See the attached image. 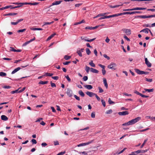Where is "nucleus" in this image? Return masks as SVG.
<instances>
[{"instance_id":"79ce46f5","label":"nucleus","mask_w":155,"mask_h":155,"mask_svg":"<svg viewBox=\"0 0 155 155\" xmlns=\"http://www.w3.org/2000/svg\"><path fill=\"white\" fill-rule=\"evenodd\" d=\"M98 89L99 90V93H101L104 92L103 90L101 87H98Z\"/></svg>"},{"instance_id":"c03bdc74","label":"nucleus","mask_w":155,"mask_h":155,"mask_svg":"<svg viewBox=\"0 0 155 155\" xmlns=\"http://www.w3.org/2000/svg\"><path fill=\"white\" fill-rule=\"evenodd\" d=\"M19 88L17 90H15V91H12L11 92V93L12 94H14L15 93H19L18 91H19Z\"/></svg>"},{"instance_id":"423d86ee","label":"nucleus","mask_w":155,"mask_h":155,"mask_svg":"<svg viewBox=\"0 0 155 155\" xmlns=\"http://www.w3.org/2000/svg\"><path fill=\"white\" fill-rule=\"evenodd\" d=\"M72 91L69 88L67 89L66 94L69 97H71L72 96Z\"/></svg>"},{"instance_id":"69168bd1","label":"nucleus","mask_w":155,"mask_h":155,"mask_svg":"<svg viewBox=\"0 0 155 155\" xmlns=\"http://www.w3.org/2000/svg\"><path fill=\"white\" fill-rule=\"evenodd\" d=\"M95 97H96L98 101H100L101 99L98 96V95L96 94H95Z\"/></svg>"},{"instance_id":"a19ab883","label":"nucleus","mask_w":155,"mask_h":155,"mask_svg":"<svg viewBox=\"0 0 155 155\" xmlns=\"http://www.w3.org/2000/svg\"><path fill=\"white\" fill-rule=\"evenodd\" d=\"M26 30V28H24V29H22L19 30L17 31V32L18 33L22 32L25 31Z\"/></svg>"},{"instance_id":"ddd939ff","label":"nucleus","mask_w":155,"mask_h":155,"mask_svg":"<svg viewBox=\"0 0 155 155\" xmlns=\"http://www.w3.org/2000/svg\"><path fill=\"white\" fill-rule=\"evenodd\" d=\"M135 71L139 74H143V71H141L139 69H134Z\"/></svg>"},{"instance_id":"f3484780","label":"nucleus","mask_w":155,"mask_h":155,"mask_svg":"<svg viewBox=\"0 0 155 155\" xmlns=\"http://www.w3.org/2000/svg\"><path fill=\"white\" fill-rule=\"evenodd\" d=\"M90 70H91V72L97 74L99 72L97 70L93 68H90Z\"/></svg>"},{"instance_id":"a18cd8bd","label":"nucleus","mask_w":155,"mask_h":155,"mask_svg":"<svg viewBox=\"0 0 155 155\" xmlns=\"http://www.w3.org/2000/svg\"><path fill=\"white\" fill-rule=\"evenodd\" d=\"M53 74L49 73H45V76H51L53 75Z\"/></svg>"},{"instance_id":"bf43d9fd","label":"nucleus","mask_w":155,"mask_h":155,"mask_svg":"<svg viewBox=\"0 0 155 155\" xmlns=\"http://www.w3.org/2000/svg\"><path fill=\"white\" fill-rule=\"evenodd\" d=\"M31 142L33 144H36L37 143V141L36 140H35V139H32V140H31Z\"/></svg>"},{"instance_id":"7c9ffc66","label":"nucleus","mask_w":155,"mask_h":155,"mask_svg":"<svg viewBox=\"0 0 155 155\" xmlns=\"http://www.w3.org/2000/svg\"><path fill=\"white\" fill-rule=\"evenodd\" d=\"M13 4L18 5H21V6L24 5V3H19V2H15L13 3Z\"/></svg>"},{"instance_id":"b1692460","label":"nucleus","mask_w":155,"mask_h":155,"mask_svg":"<svg viewBox=\"0 0 155 155\" xmlns=\"http://www.w3.org/2000/svg\"><path fill=\"white\" fill-rule=\"evenodd\" d=\"M56 35V33L52 34L50 36L47 38V40L49 41L55 35Z\"/></svg>"},{"instance_id":"dca6fc26","label":"nucleus","mask_w":155,"mask_h":155,"mask_svg":"<svg viewBox=\"0 0 155 155\" xmlns=\"http://www.w3.org/2000/svg\"><path fill=\"white\" fill-rule=\"evenodd\" d=\"M119 16V15H118V14H114L112 15H110L109 16H106V17L107 18H109L111 17H116Z\"/></svg>"},{"instance_id":"a211bd4d","label":"nucleus","mask_w":155,"mask_h":155,"mask_svg":"<svg viewBox=\"0 0 155 155\" xmlns=\"http://www.w3.org/2000/svg\"><path fill=\"white\" fill-rule=\"evenodd\" d=\"M21 69V68L19 67H18L17 68L15 69L11 73L12 74H13L16 72L17 71Z\"/></svg>"},{"instance_id":"603ef678","label":"nucleus","mask_w":155,"mask_h":155,"mask_svg":"<svg viewBox=\"0 0 155 155\" xmlns=\"http://www.w3.org/2000/svg\"><path fill=\"white\" fill-rule=\"evenodd\" d=\"M25 88H26V87H24L21 90H19L18 93H21V92L25 90Z\"/></svg>"},{"instance_id":"49530a36","label":"nucleus","mask_w":155,"mask_h":155,"mask_svg":"<svg viewBox=\"0 0 155 155\" xmlns=\"http://www.w3.org/2000/svg\"><path fill=\"white\" fill-rule=\"evenodd\" d=\"M108 102L110 104H114V102L112 101L110 98H109L108 99Z\"/></svg>"},{"instance_id":"39448f33","label":"nucleus","mask_w":155,"mask_h":155,"mask_svg":"<svg viewBox=\"0 0 155 155\" xmlns=\"http://www.w3.org/2000/svg\"><path fill=\"white\" fill-rule=\"evenodd\" d=\"M122 31L126 33L127 35H130L131 34V31L130 29L124 28L122 29Z\"/></svg>"},{"instance_id":"72a5a7b5","label":"nucleus","mask_w":155,"mask_h":155,"mask_svg":"<svg viewBox=\"0 0 155 155\" xmlns=\"http://www.w3.org/2000/svg\"><path fill=\"white\" fill-rule=\"evenodd\" d=\"M89 64L91 67H95V64L93 63L92 61H91L89 63Z\"/></svg>"},{"instance_id":"3c124183","label":"nucleus","mask_w":155,"mask_h":155,"mask_svg":"<svg viewBox=\"0 0 155 155\" xmlns=\"http://www.w3.org/2000/svg\"><path fill=\"white\" fill-rule=\"evenodd\" d=\"M145 80H146V81L149 82H152L153 81V79L151 78H146Z\"/></svg>"},{"instance_id":"37998d69","label":"nucleus","mask_w":155,"mask_h":155,"mask_svg":"<svg viewBox=\"0 0 155 155\" xmlns=\"http://www.w3.org/2000/svg\"><path fill=\"white\" fill-rule=\"evenodd\" d=\"M147 141V139H146L144 140L143 143L142 144V145L140 147V148H142L143 147V146H144L145 143H146V142Z\"/></svg>"},{"instance_id":"58836bf2","label":"nucleus","mask_w":155,"mask_h":155,"mask_svg":"<svg viewBox=\"0 0 155 155\" xmlns=\"http://www.w3.org/2000/svg\"><path fill=\"white\" fill-rule=\"evenodd\" d=\"M149 31H150V32H151L150 30L148 28H146L144 29V32L146 33H148Z\"/></svg>"},{"instance_id":"de8ad7c7","label":"nucleus","mask_w":155,"mask_h":155,"mask_svg":"<svg viewBox=\"0 0 155 155\" xmlns=\"http://www.w3.org/2000/svg\"><path fill=\"white\" fill-rule=\"evenodd\" d=\"M101 101L103 106L104 107H105L106 106V103L105 101H104V100L102 99L101 100Z\"/></svg>"},{"instance_id":"338daca9","label":"nucleus","mask_w":155,"mask_h":155,"mask_svg":"<svg viewBox=\"0 0 155 155\" xmlns=\"http://www.w3.org/2000/svg\"><path fill=\"white\" fill-rule=\"evenodd\" d=\"M11 87V86H9L5 85L3 87V88L5 89H9Z\"/></svg>"},{"instance_id":"8fccbe9b","label":"nucleus","mask_w":155,"mask_h":155,"mask_svg":"<svg viewBox=\"0 0 155 155\" xmlns=\"http://www.w3.org/2000/svg\"><path fill=\"white\" fill-rule=\"evenodd\" d=\"M112 112V110L111 109H110L108 110H107L106 112V113L107 114H110Z\"/></svg>"},{"instance_id":"e2e57ef3","label":"nucleus","mask_w":155,"mask_h":155,"mask_svg":"<svg viewBox=\"0 0 155 155\" xmlns=\"http://www.w3.org/2000/svg\"><path fill=\"white\" fill-rule=\"evenodd\" d=\"M140 96H141V97H143L147 98V97H149V96H148L145 95H144L142 94H141Z\"/></svg>"},{"instance_id":"4d7b16f0","label":"nucleus","mask_w":155,"mask_h":155,"mask_svg":"<svg viewBox=\"0 0 155 155\" xmlns=\"http://www.w3.org/2000/svg\"><path fill=\"white\" fill-rule=\"evenodd\" d=\"M74 97L78 101H80V97H78L76 95H74Z\"/></svg>"},{"instance_id":"6e6552de","label":"nucleus","mask_w":155,"mask_h":155,"mask_svg":"<svg viewBox=\"0 0 155 155\" xmlns=\"http://www.w3.org/2000/svg\"><path fill=\"white\" fill-rule=\"evenodd\" d=\"M35 37H34L32 39H31L30 40L25 42L22 45V46L23 47H24L26 46L27 45L29 44L31 42L34 41L35 40Z\"/></svg>"},{"instance_id":"6e6d98bb","label":"nucleus","mask_w":155,"mask_h":155,"mask_svg":"<svg viewBox=\"0 0 155 155\" xmlns=\"http://www.w3.org/2000/svg\"><path fill=\"white\" fill-rule=\"evenodd\" d=\"M134 10V8L131 9H124L123 11H132Z\"/></svg>"},{"instance_id":"c9c22d12","label":"nucleus","mask_w":155,"mask_h":155,"mask_svg":"<svg viewBox=\"0 0 155 155\" xmlns=\"http://www.w3.org/2000/svg\"><path fill=\"white\" fill-rule=\"evenodd\" d=\"M86 50V53L87 55H89L91 54V51L88 48H87Z\"/></svg>"},{"instance_id":"5fc2aeb1","label":"nucleus","mask_w":155,"mask_h":155,"mask_svg":"<svg viewBox=\"0 0 155 155\" xmlns=\"http://www.w3.org/2000/svg\"><path fill=\"white\" fill-rule=\"evenodd\" d=\"M83 79L84 81H87L88 79V77L87 76H84L83 78Z\"/></svg>"},{"instance_id":"5701e85b","label":"nucleus","mask_w":155,"mask_h":155,"mask_svg":"<svg viewBox=\"0 0 155 155\" xmlns=\"http://www.w3.org/2000/svg\"><path fill=\"white\" fill-rule=\"evenodd\" d=\"M18 14L17 13H10L7 14H5V15H3L5 16H9V15H17Z\"/></svg>"},{"instance_id":"393cba45","label":"nucleus","mask_w":155,"mask_h":155,"mask_svg":"<svg viewBox=\"0 0 155 155\" xmlns=\"http://www.w3.org/2000/svg\"><path fill=\"white\" fill-rule=\"evenodd\" d=\"M78 93L82 97H84L85 96L84 94L81 90H79L78 91Z\"/></svg>"},{"instance_id":"09e8293b","label":"nucleus","mask_w":155,"mask_h":155,"mask_svg":"<svg viewBox=\"0 0 155 155\" xmlns=\"http://www.w3.org/2000/svg\"><path fill=\"white\" fill-rule=\"evenodd\" d=\"M95 113L94 112H93L91 115V117L92 118H94L95 117Z\"/></svg>"},{"instance_id":"bb28decb","label":"nucleus","mask_w":155,"mask_h":155,"mask_svg":"<svg viewBox=\"0 0 155 155\" xmlns=\"http://www.w3.org/2000/svg\"><path fill=\"white\" fill-rule=\"evenodd\" d=\"M85 22V21L84 20H82L81 21L79 22H76L74 24V25H78L81 24L82 23H84Z\"/></svg>"},{"instance_id":"412c9836","label":"nucleus","mask_w":155,"mask_h":155,"mask_svg":"<svg viewBox=\"0 0 155 155\" xmlns=\"http://www.w3.org/2000/svg\"><path fill=\"white\" fill-rule=\"evenodd\" d=\"M1 118L2 120L6 121L8 120V118L5 115H2L1 116Z\"/></svg>"},{"instance_id":"ea45409f","label":"nucleus","mask_w":155,"mask_h":155,"mask_svg":"<svg viewBox=\"0 0 155 155\" xmlns=\"http://www.w3.org/2000/svg\"><path fill=\"white\" fill-rule=\"evenodd\" d=\"M71 58V57L70 56H68L67 55H65L64 56V59L66 60H68L70 59Z\"/></svg>"},{"instance_id":"4c0bfd02","label":"nucleus","mask_w":155,"mask_h":155,"mask_svg":"<svg viewBox=\"0 0 155 155\" xmlns=\"http://www.w3.org/2000/svg\"><path fill=\"white\" fill-rule=\"evenodd\" d=\"M90 68L89 67L86 66L85 67V70L86 72L88 73L89 72V69H90Z\"/></svg>"},{"instance_id":"9b49d317","label":"nucleus","mask_w":155,"mask_h":155,"mask_svg":"<svg viewBox=\"0 0 155 155\" xmlns=\"http://www.w3.org/2000/svg\"><path fill=\"white\" fill-rule=\"evenodd\" d=\"M86 94L87 95L89 96L90 97H92L95 95V93L92 92L87 91L86 92Z\"/></svg>"},{"instance_id":"cd10ccee","label":"nucleus","mask_w":155,"mask_h":155,"mask_svg":"<svg viewBox=\"0 0 155 155\" xmlns=\"http://www.w3.org/2000/svg\"><path fill=\"white\" fill-rule=\"evenodd\" d=\"M123 5H115L114 6H112V5H109V6L110 7L112 8H117L119 7L120 6H122Z\"/></svg>"},{"instance_id":"7ed1b4c3","label":"nucleus","mask_w":155,"mask_h":155,"mask_svg":"<svg viewBox=\"0 0 155 155\" xmlns=\"http://www.w3.org/2000/svg\"><path fill=\"white\" fill-rule=\"evenodd\" d=\"M116 64L114 62H112L110 65H108L107 67L108 68L112 69L115 70L114 68L116 66Z\"/></svg>"},{"instance_id":"052dcab7","label":"nucleus","mask_w":155,"mask_h":155,"mask_svg":"<svg viewBox=\"0 0 155 155\" xmlns=\"http://www.w3.org/2000/svg\"><path fill=\"white\" fill-rule=\"evenodd\" d=\"M65 78L67 79V80L69 81L70 82L71 81V79L69 78L68 76V75L67 76H65Z\"/></svg>"},{"instance_id":"e433bc0d","label":"nucleus","mask_w":155,"mask_h":155,"mask_svg":"<svg viewBox=\"0 0 155 155\" xmlns=\"http://www.w3.org/2000/svg\"><path fill=\"white\" fill-rule=\"evenodd\" d=\"M126 14H128V12H124L123 13H118V15H119V16Z\"/></svg>"},{"instance_id":"20e7f679","label":"nucleus","mask_w":155,"mask_h":155,"mask_svg":"<svg viewBox=\"0 0 155 155\" xmlns=\"http://www.w3.org/2000/svg\"><path fill=\"white\" fill-rule=\"evenodd\" d=\"M98 65L102 68V74L104 75L106 73V71L105 70V66L104 65H102L101 64H99Z\"/></svg>"},{"instance_id":"0e129e2a","label":"nucleus","mask_w":155,"mask_h":155,"mask_svg":"<svg viewBox=\"0 0 155 155\" xmlns=\"http://www.w3.org/2000/svg\"><path fill=\"white\" fill-rule=\"evenodd\" d=\"M10 49L9 50L10 51H13L14 52H15L16 51V50L14 49V48L13 47H10Z\"/></svg>"},{"instance_id":"864d4df0","label":"nucleus","mask_w":155,"mask_h":155,"mask_svg":"<svg viewBox=\"0 0 155 155\" xmlns=\"http://www.w3.org/2000/svg\"><path fill=\"white\" fill-rule=\"evenodd\" d=\"M103 56L105 58H107L108 60L110 59V58L105 54H104Z\"/></svg>"},{"instance_id":"a878e982","label":"nucleus","mask_w":155,"mask_h":155,"mask_svg":"<svg viewBox=\"0 0 155 155\" xmlns=\"http://www.w3.org/2000/svg\"><path fill=\"white\" fill-rule=\"evenodd\" d=\"M48 83V81H41L39 82V84H46Z\"/></svg>"},{"instance_id":"4468645a","label":"nucleus","mask_w":155,"mask_h":155,"mask_svg":"<svg viewBox=\"0 0 155 155\" xmlns=\"http://www.w3.org/2000/svg\"><path fill=\"white\" fill-rule=\"evenodd\" d=\"M39 2H35L34 3L24 2V5H36L39 4Z\"/></svg>"},{"instance_id":"13d9d810","label":"nucleus","mask_w":155,"mask_h":155,"mask_svg":"<svg viewBox=\"0 0 155 155\" xmlns=\"http://www.w3.org/2000/svg\"><path fill=\"white\" fill-rule=\"evenodd\" d=\"M85 29H86L92 30L93 27L87 26L85 28Z\"/></svg>"},{"instance_id":"2eb2a0df","label":"nucleus","mask_w":155,"mask_h":155,"mask_svg":"<svg viewBox=\"0 0 155 155\" xmlns=\"http://www.w3.org/2000/svg\"><path fill=\"white\" fill-rule=\"evenodd\" d=\"M81 39H82V40H84V41H85L89 42H91L92 41H94V40L96 39V38L89 40V39H84V38H82V37H81Z\"/></svg>"},{"instance_id":"473e14b6","label":"nucleus","mask_w":155,"mask_h":155,"mask_svg":"<svg viewBox=\"0 0 155 155\" xmlns=\"http://www.w3.org/2000/svg\"><path fill=\"white\" fill-rule=\"evenodd\" d=\"M77 53L80 57H81L82 56V54L80 50H77Z\"/></svg>"},{"instance_id":"9d476101","label":"nucleus","mask_w":155,"mask_h":155,"mask_svg":"<svg viewBox=\"0 0 155 155\" xmlns=\"http://www.w3.org/2000/svg\"><path fill=\"white\" fill-rule=\"evenodd\" d=\"M148 150H139L136 151V152L137 155L139 153H143L147 152Z\"/></svg>"},{"instance_id":"f257e3e1","label":"nucleus","mask_w":155,"mask_h":155,"mask_svg":"<svg viewBox=\"0 0 155 155\" xmlns=\"http://www.w3.org/2000/svg\"><path fill=\"white\" fill-rule=\"evenodd\" d=\"M141 119V117H138L135 119H132L127 123L123 124L122 126H128L133 125L139 121Z\"/></svg>"},{"instance_id":"2f4dec72","label":"nucleus","mask_w":155,"mask_h":155,"mask_svg":"<svg viewBox=\"0 0 155 155\" xmlns=\"http://www.w3.org/2000/svg\"><path fill=\"white\" fill-rule=\"evenodd\" d=\"M106 14V13L100 14L98 15L97 16H96L95 17H94V18H96L98 17L104 16Z\"/></svg>"},{"instance_id":"c85d7f7f","label":"nucleus","mask_w":155,"mask_h":155,"mask_svg":"<svg viewBox=\"0 0 155 155\" xmlns=\"http://www.w3.org/2000/svg\"><path fill=\"white\" fill-rule=\"evenodd\" d=\"M144 90L146 91H147L148 92H150L153 91L154 89L153 88L151 89H147L146 88H144Z\"/></svg>"},{"instance_id":"774afa93","label":"nucleus","mask_w":155,"mask_h":155,"mask_svg":"<svg viewBox=\"0 0 155 155\" xmlns=\"http://www.w3.org/2000/svg\"><path fill=\"white\" fill-rule=\"evenodd\" d=\"M52 78L55 80H58L59 77L58 76H53L52 77Z\"/></svg>"},{"instance_id":"f8f14e48","label":"nucleus","mask_w":155,"mask_h":155,"mask_svg":"<svg viewBox=\"0 0 155 155\" xmlns=\"http://www.w3.org/2000/svg\"><path fill=\"white\" fill-rule=\"evenodd\" d=\"M62 0H60L59 1H56L52 3V5L50 6H51L53 5H57L60 4L62 2Z\"/></svg>"},{"instance_id":"4be33fe9","label":"nucleus","mask_w":155,"mask_h":155,"mask_svg":"<svg viewBox=\"0 0 155 155\" xmlns=\"http://www.w3.org/2000/svg\"><path fill=\"white\" fill-rule=\"evenodd\" d=\"M147 9L145 8H140V7H136L134 8V10H145Z\"/></svg>"},{"instance_id":"6ab92c4d","label":"nucleus","mask_w":155,"mask_h":155,"mask_svg":"<svg viewBox=\"0 0 155 155\" xmlns=\"http://www.w3.org/2000/svg\"><path fill=\"white\" fill-rule=\"evenodd\" d=\"M103 79V82L104 84V86L107 89L108 88V84L107 83V81L106 79L105 78H104Z\"/></svg>"},{"instance_id":"f03ea898","label":"nucleus","mask_w":155,"mask_h":155,"mask_svg":"<svg viewBox=\"0 0 155 155\" xmlns=\"http://www.w3.org/2000/svg\"><path fill=\"white\" fill-rule=\"evenodd\" d=\"M152 17H155V15H151L148 16L147 15H138L135 17V18H150Z\"/></svg>"},{"instance_id":"aec40b11","label":"nucleus","mask_w":155,"mask_h":155,"mask_svg":"<svg viewBox=\"0 0 155 155\" xmlns=\"http://www.w3.org/2000/svg\"><path fill=\"white\" fill-rule=\"evenodd\" d=\"M84 87L87 89L89 90L93 88V87L92 86L90 85H84Z\"/></svg>"},{"instance_id":"0eeeda50","label":"nucleus","mask_w":155,"mask_h":155,"mask_svg":"<svg viewBox=\"0 0 155 155\" xmlns=\"http://www.w3.org/2000/svg\"><path fill=\"white\" fill-rule=\"evenodd\" d=\"M145 63L147 67L150 68L151 66V64L148 60L147 58H145Z\"/></svg>"},{"instance_id":"680f3d73","label":"nucleus","mask_w":155,"mask_h":155,"mask_svg":"<svg viewBox=\"0 0 155 155\" xmlns=\"http://www.w3.org/2000/svg\"><path fill=\"white\" fill-rule=\"evenodd\" d=\"M51 84L52 87H56V85L55 83H52L51 81Z\"/></svg>"},{"instance_id":"1a4fd4ad","label":"nucleus","mask_w":155,"mask_h":155,"mask_svg":"<svg viewBox=\"0 0 155 155\" xmlns=\"http://www.w3.org/2000/svg\"><path fill=\"white\" fill-rule=\"evenodd\" d=\"M129 114L128 111H126L121 112H119L118 113V114L120 116H124L128 114Z\"/></svg>"},{"instance_id":"f704fd0d","label":"nucleus","mask_w":155,"mask_h":155,"mask_svg":"<svg viewBox=\"0 0 155 155\" xmlns=\"http://www.w3.org/2000/svg\"><path fill=\"white\" fill-rule=\"evenodd\" d=\"M6 75V74L4 72H0V76L1 77H4Z\"/></svg>"},{"instance_id":"c756f323","label":"nucleus","mask_w":155,"mask_h":155,"mask_svg":"<svg viewBox=\"0 0 155 155\" xmlns=\"http://www.w3.org/2000/svg\"><path fill=\"white\" fill-rule=\"evenodd\" d=\"M31 30H42L43 29L41 28H31Z\"/></svg>"}]
</instances>
